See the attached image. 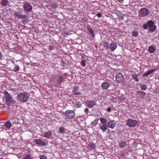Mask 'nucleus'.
Returning a JSON list of instances; mask_svg holds the SVG:
<instances>
[{"label": "nucleus", "mask_w": 159, "mask_h": 159, "mask_svg": "<svg viewBox=\"0 0 159 159\" xmlns=\"http://www.w3.org/2000/svg\"><path fill=\"white\" fill-rule=\"evenodd\" d=\"M3 94L5 97L6 102L8 107H9L11 103L14 102V100L13 99L12 96L11 95L7 92L5 91L3 93Z\"/></svg>", "instance_id": "nucleus-1"}, {"label": "nucleus", "mask_w": 159, "mask_h": 159, "mask_svg": "<svg viewBox=\"0 0 159 159\" xmlns=\"http://www.w3.org/2000/svg\"><path fill=\"white\" fill-rule=\"evenodd\" d=\"M17 98L20 102L23 103L26 101L28 98V96L27 93H20L17 95Z\"/></svg>", "instance_id": "nucleus-2"}, {"label": "nucleus", "mask_w": 159, "mask_h": 159, "mask_svg": "<svg viewBox=\"0 0 159 159\" xmlns=\"http://www.w3.org/2000/svg\"><path fill=\"white\" fill-rule=\"evenodd\" d=\"M66 118L70 119L75 116V112L73 110H67L65 113Z\"/></svg>", "instance_id": "nucleus-3"}, {"label": "nucleus", "mask_w": 159, "mask_h": 159, "mask_svg": "<svg viewBox=\"0 0 159 159\" xmlns=\"http://www.w3.org/2000/svg\"><path fill=\"white\" fill-rule=\"evenodd\" d=\"M137 120L129 119L128 120L126 125L130 127H134L137 125Z\"/></svg>", "instance_id": "nucleus-4"}, {"label": "nucleus", "mask_w": 159, "mask_h": 159, "mask_svg": "<svg viewBox=\"0 0 159 159\" xmlns=\"http://www.w3.org/2000/svg\"><path fill=\"white\" fill-rule=\"evenodd\" d=\"M116 81L119 83H123L124 81V78L123 75L121 73H118L116 75Z\"/></svg>", "instance_id": "nucleus-5"}, {"label": "nucleus", "mask_w": 159, "mask_h": 159, "mask_svg": "<svg viewBox=\"0 0 159 159\" xmlns=\"http://www.w3.org/2000/svg\"><path fill=\"white\" fill-rule=\"evenodd\" d=\"M22 11H15V12L14 13V15L17 18L20 19H26L27 18L28 16L26 15H22Z\"/></svg>", "instance_id": "nucleus-6"}, {"label": "nucleus", "mask_w": 159, "mask_h": 159, "mask_svg": "<svg viewBox=\"0 0 159 159\" xmlns=\"http://www.w3.org/2000/svg\"><path fill=\"white\" fill-rule=\"evenodd\" d=\"M24 10L27 12H30L32 11V6L29 3H26L23 5Z\"/></svg>", "instance_id": "nucleus-7"}, {"label": "nucleus", "mask_w": 159, "mask_h": 159, "mask_svg": "<svg viewBox=\"0 0 159 159\" xmlns=\"http://www.w3.org/2000/svg\"><path fill=\"white\" fill-rule=\"evenodd\" d=\"M86 106L89 108H92L96 105L95 102L93 100H88L85 102Z\"/></svg>", "instance_id": "nucleus-8"}, {"label": "nucleus", "mask_w": 159, "mask_h": 159, "mask_svg": "<svg viewBox=\"0 0 159 159\" xmlns=\"http://www.w3.org/2000/svg\"><path fill=\"white\" fill-rule=\"evenodd\" d=\"M34 143L37 145L42 146H45L46 145V143L44 142L42 140L36 139L34 140Z\"/></svg>", "instance_id": "nucleus-9"}, {"label": "nucleus", "mask_w": 159, "mask_h": 159, "mask_svg": "<svg viewBox=\"0 0 159 159\" xmlns=\"http://www.w3.org/2000/svg\"><path fill=\"white\" fill-rule=\"evenodd\" d=\"M136 96L138 98H142L145 96L146 94V93L142 91H137L136 92Z\"/></svg>", "instance_id": "nucleus-10"}, {"label": "nucleus", "mask_w": 159, "mask_h": 159, "mask_svg": "<svg viewBox=\"0 0 159 159\" xmlns=\"http://www.w3.org/2000/svg\"><path fill=\"white\" fill-rule=\"evenodd\" d=\"M148 11V10L146 8H143L140 9L141 13L143 16L147 15Z\"/></svg>", "instance_id": "nucleus-11"}, {"label": "nucleus", "mask_w": 159, "mask_h": 159, "mask_svg": "<svg viewBox=\"0 0 159 159\" xmlns=\"http://www.w3.org/2000/svg\"><path fill=\"white\" fill-rule=\"evenodd\" d=\"M110 86V84L107 82H103L101 85L102 88L103 89H106Z\"/></svg>", "instance_id": "nucleus-12"}, {"label": "nucleus", "mask_w": 159, "mask_h": 159, "mask_svg": "<svg viewBox=\"0 0 159 159\" xmlns=\"http://www.w3.org/2000/svg\"><path fill=\"white\" fill-rule=\"evenodd\" d=\"M156 69H152L148 71L147 72L145 73L143 75V77H144L145 76H147L151 74H152L153 72L156 71Z\"/></svg>", "instance_id": "nucleus-13"}, {"label": "nucleus", "mask_w": 159, "mask_h": 159, "mask_svg": "<svg viewBox=\"0 0 159 159\" xmlns=\"http://www.w3.org/2000/svg\"><path fill=\"white\" fill-rule=\"evenodd\" d=\"M117 47L116 44L115 43H112L110 44V48L112 51H114Z\"/></svg>", "instance_id": "nucleus-14"}, {"label": "nucleus", "mask_w": 159, "mask_h": 159, "mask_svg": "<svg viewBox=\"0 0 159 159\" xmlns=\"http://www.w3.org/2000/svg\"><path fill=\"white\" fill-rule=\"evenodd\" d=\"M99 125L100 126V129L102 130L103 132H105L107 129V125H101V124H99Z\"/></svg>", "instance_id": "nucleus-15"}, {"label": "nucleus", "mask_w": 159, "mask_h": 159, "mask_svg": "<svg viewBox=\"0 0 159 159\" xmlns=\"http://www.w3.org/2000/svg\"><path fill=\"white\" fill-rule=\"evenodd\" d=\"M156 50V48L152 46L149 47L148 48V51L150 53H154Z\"/></svg>", "instance_id": "nucleus-16"}, {"label": "nucleus", "mask_w": 159, "mask_h": 159, "mask_svg": "<svg viewBox=\"0 0 159 159\" xmlns=\"http://www.w3.org/2000/svg\"><path fill=\"white\" fill-rule=\"evenodd\" d=\"M115 125L114 123L112 121H110L108 122L107 124V127L112 129L115 127Z\"/></svg>", "instance_id": "nucleus-17"}, {"label": "nucleus", "mask_w": 159, "mask_h": 159, "mask_svg": "<svg viewBox=\"0 0 159 159\" xmlns=\"http://www.w3.org/2000/svg\"><path fill=\"white\" fill-rule=\"evenodd\" d=\"M87 28L89 32L90 33V34H91V35H92V36L93 37H94L95 35L94 33V31L91 28L90 26H87Z\"/></svg>", "instance_id": "nucleus-18"}, {"label": "nucleus", "mask_w": 159, "mask_h": 159, "mask_svg": "<svg viewBox=\"0 0 159 159\" xmlns=\"http://www.w3.org/2000/svg\"><path fill=\"white\" fill-rule=\"evenodd\" d=\"M9 3L8 0H2L0 2L1 5L3 6H6Z\"/></svg>", "instance_id": "nucleus-19"}, {"label": "nucleus", "mask_w": 159, "mask_h": 159, "mask_svg": "<svg viewBox=\"0 0 159 159\" xmlns=\"http://www.w3.org/2000/svg\"><path fill=\"white\" fill-rule=\"evenodd\" d=\"M119 145L120 147L122 148L126 146L127 145V144L125 142L122 141L119 143Z\"/></svg>", "instance_id": "nucleus-20"}, {"label": "nucleus", "mask_w": 159, "mask_h": 159, "mask_svg": "<svg viewBox=\"0 0 159 159\" xmlns=\"http://www.w3.org/2000/svg\"><path fill=\"white\" fill-rule=\"evenodd\" d=\"M74 107L77 108H79L81 107V104L79 101L76 102L74 105Z\"/></svg>", "instance_id": "nucleus-21"}, {"label": "nucleus", "mask_w": 159, "mask_h": 159, "mask_svg": "<svg viewBox=\"0 0 159 159\" xmlns=\"http://www.w3.org/2000/svg\"><path fill=\"white\" fill-rule=\"evenodd\" d=\"M51 136V133L50 132H45L44 134V137L48 138H49Z\"/></svg>", "instance_id": "nucleus-22"}, {"label": "nucleus", "mask_w": 159, "mask_h": 159, "mask_svg": "<svg viewBox=\"0 0 159 159\" xmlns=\"http://www.w3.org/2000/svg\"><path fill=\"white\" fill-rule=\"evenodd\" d=\"M100 120L102 124H103V125H106L107 122L105 119L103 118H100Z\"/></svg>", "instance_id": "nucleus-23"}, {"label": "nucleus", "mask_w": 159, "mask_h": 159, "mask_svg": "<svg viewBox=\"0 0 159 159\" xmlns=\"http://www.w3.org/2000/svg\"><path fill=\"white\" fill-rule=\"evenodd\" d=\"M63 80V77L61 75L59 76L58 80V83L61 84Z\"/></svg>", "instance_id": "nucleus-24"}, {"label": "nucleus", "mask_w": 159, "mask_h": 159, "mask_svg": "<svg viewBox=\"0 0 159 159\" xmlns=\"http://www.w3.org/2000/svg\"><path fill=\"white\" fill-rule=\"evenodd\" d=\"M156 26L153 25L149 27V29L150 31H155L156 29Z\"/></svg>", "instance_id": "nucleus-25"}, {"label": "nucleus", "mask_w": 159, "mask_h": 159, "mask_svg": "<svg viewBox=\"0 0 159 159\" xmlns=\"http://www.w3.org/2000/svg\"><path fill=\"white\" fill-rule=\"evenodd\" d=\"M5 125L7 128H9L11 127V124L10 122L9 121H7L5 123Z\"/></svg>", "instance_id": "nucleus-26"}, {"label": "nucleus", "mask_w": 159, "mask_h": 159, "mask_svg": "<svg viewBox=\"0 0 159 159\" xmlns=\"http://www.w3.org/2000/svg\"><path fill=\"white\" fill-rule=\"evenodd\" d=\"M104 47L106 48L107 49L109 48V44L108 42H105L103 43Z\"/></svg>", "instance_id": "nucleus-27"}, {"label": "nucleus", "mask_w": 159, "mask_h": 159, "mask_svg": "<svg viewBox=\"0 0 159 159\" xmlns=\"http://www.w3.org/2000/svg\"><path fill=\"white\" fill-rule=\"evenodd\" d=\"M139 76V75L138 74H136L134 75L133 74L132 75V76L133 78L136 81H139V79H138L137 77Z\"/></svg>", "instance_id": "nucleus-28"}, {"label": "nucleus", "mask_w": 159, "mask_h": 159, "mask_svg": "<svg viewBox=\"0 0 159 159\" xmlns=\"http://www.w3.org/2000/svg\"><path fill=\"white\" fill-rule=\"evenodd\" d=\"M140 88L142 90H145L147 89V86L146 85L143 84L140 86Z\"/></svg>", "instance_id": "nucleus-29"}, {"label": "nucleus", "mask_w": 159, "mask_h": 159, "mask_svg": "<svg viewBox=\"0 0 159 159\" xmlns=\"http://www.w3.org/2000/svg\"><path fill=\"white\" fill-rule=\"evenodd\" d=\"M59 132L61 133H64L65 132V129L63 127H59Z\"/></svg>", "instance_id": "nucleus-30"}, {"label": "nucleus", "mask_w": 159, "mask_h": 159, "mask_svg": "<svg viewBox=\"0 0 159 159\" xmlns=\"http://www.w3.org/2000/svg\"><path fill=\"white\" fill-rule=\"evenodd\" d=\"M132 35L134 37H137L138 34V32L137 31H133L132 32Z\"/></svg>", "instance_id": "nucleus-31"}, {"label": "nucleus", "mask_w": 159, "mask_h": 159, "mask_svg": "<svg viewBox=\"0 0 159 159\" xmlns=\"http://www.w3.org/2000/svg\"><path fill=\"white\" fill-rule=\"evenodd\" d=\"M15 65H16V66L14 69V70L15 72H16L20 70V68L18 65H16L15 64Z\"/></svg>", "instance_id": "nucleus-32"}, {"label": "nucleus", "mask_w": 159, "mask_h": 159, "mask_svg": "<svg viewBox=\"0 0 159 159\" xmlns=\"http://www.w3.org/2000/svg\"><path fill=\"white\" fill-rule=\"evenodd\" d=\"M148 25V27H150L153 25V22L152 20H150L147 23Z\"/></svg>", "instance_id": "nucleus-33"}, {"label": "nucleus", "mask_w": 159, "mask_h": 159, "mask_svg": "<svg viewBox=\"0 0 159 159\" xmlns=\"http://www.w3.org/2000/svg\"><path fill=\"white\" fill-rule=\"evenodd\" d=\"M98 119H97V118L95 119V120L93 121L92 122V125H96L98 123Z\"/></svg>", "instance_id": "nucleus-34"}, {"label": "nucleus", "mask_w": 159, "mask_h": 159, "mask_svg": "<svg viewBox=\"0 0 159 159\" xmlns=\"http://www.w3.org/2000/svg\"><path fill=\"white\" fill-rule=\"evenodd\" d=\"M23 159H32L31 155L29 154H27Z\"/></svg>", "instance_id": "nucleus-35"}, {"label": "nucleus", "mask_w": 159, "mask_h": 159, "mask_svg": "<svg viewBox=\"0 0 159 159\" xmlns=\"http://www.w3.org/2000/svg\"><path fill=\"white\" fill-rule=\"evenodd\" d=\"M79 88L77 86H75L73 89V92L74 93L77 91L78 90Z\"/></svg>", "instance_id": "nucleus-36"}, {"label": "nucleus", "mask_w": 159, "mask_h": 159, "mask_svg": "<svg viewBox=\"0 0 159 159\" xmlns=\"http://www.w3.org/2000/svg\"><path fill=\"white\" fill-rule=\"evenodd\" d=\"M89 147L92 148V149H94L95 147V145L93 144V143H91L90 144Z\"/></svg>", "instance_id": "nucleus-37"}, {"label": "nucleus", "mask_w": 159, "mask_h": 159, "mask_svg": "<svg viewBox=\"0 0 159 159\" xmlns=\"http://www.w3.org/2000/svg\"><path fill=\"white\" fill-rule=\"evenodd\" d=\"M81 64L83 66H85V61L82 60L81 61Z\"/></svg>", "instance_id": "nucleus-38"}, {"label": "nucleus", "mask_w": 159, "mask_h": 159, "mask_svg": "<svg viewBox=\"0 0 159 159\" xmlns=\"http://www.w3.org/2000/svg\"><path fill=\"white\" fill-rule=\"evenodd\" d=\"M39 158L40 159H47V157L44 155L40 156Z\"/></svg>", "instance_id": "nucleus-39"}, {"label": "nucleus", "mask_w": 159, "mask_h": 159, "mask_svg": "<svg viewBox=\"0 0 159 159\" xmlns=\"http://www.w3.org/2000/svg\"><path fill=\"white\" fill-rule=\"evenodd\" d=\"M143 28L145 29H147L149 27L147 24H144L143 25Z\"/></svg>", "instance_id": "nucleus-40"}, {"label": "nucleus", "mask_w": 159, "mask_h": 159, "mask_svg": "<svg viewBox=\"0 0 159 159\" xmlns=\"http://www.w3.org/2000/svg\"><path fill=\"white\" fill-rule=\"evenodd\" d=\"M54 46H49L48 48L49 49L50 51L53 50L54 49Z\"/></svg>", "instance_id": "nucleus-41"}, {"label": "nucleus", "mask_w": 159, "mask_h": 159, "mask_svg": "<svg viewBox=\"0 0 159 159\" xmlns=\"http://www.w3.org/2000/svg\"><path fill=\"white\" fill-rule=\"evenodd\" d=\"M76 95H79L81 94V93L79 92H75L74 93Z\"/></svg>", "instance_id": "nucleus-42"}, {"label": "nucleus", "mask_w": 159, "mask_h": 159, "mask_svg": "<svg viewBox=\"0 0 159 159\" xmlns=\"http://www.w3.org/2000/svg\"><path fill=\"white\" fill-rule=\"evenodd\" d=\"M54 8H56L58 7V5L56 3H54L53 5Z\"/></svg>", "instance_id": "nucleus-43"}, {"label": "nucleus", "mask_w": 159, "mask_h": 159, "mask_svg": "<svg viewBox=\"0 0 159 159\" xmlns=\"http://www.w3.org/2000/svg\"><path fill=\"white\" fill-rule=\"evenodd\" d=\"M84 112L86 114L88 113L89 112V110L88 108H86L84 109Z\"/></svg>", "instance_id": "nucleus-44"}, {"label": "nucleus", "mask_w": 159, "mask_h": 159, "mask_svg": "<svg viewBox=\"0 0 159 159\" xmlns=\"http://www.w3.org/2000/svg\"><path fill=\"white\" fill-rule=\"evenodd\" d=\"M97 16L98 17H100L102 16V14L100 13H98L97 14Z\"/></svg>", "instance_id": "nucleus-45"}, {"label": "nucleus", "mask_w": 159, "mask_h": 159, "mask_svg": "<svg viewBox=\"0 0 159 159\" xmlns=\"http://www.w3.org/2000/svg\"><path fill=\"white\" fill-rule=\"evenodd\" d=\"M69 34H70L69 33H64V35L65 37H66Z\"/></svg>", "instance_id": "nucleus-46"}, {"label": "nucleus", "mask_w": 159, "mask_h": 159, "mask_svg": "<svg viewBox=\"0 0 159 159\" xmlns=\"http://www.w3.org/2000/svg\"><path fill=\"white\" fill-rule=\"evenodd\" d=\"M107 111L109 112H110L111 111V108L110 107H108V108L107 109Z\"/></svg>", "instance_id": "nucleus-47"}, {"label": "nucleus", "mask_w": 159, "mask_h": 159, "mask_svg": "<svg viewBox=\"0 0 159 159\" xmlns=\"http://www.w3.org/2000/svg\"><path fill=\"white\" fill-rule=\"evenodd\" d=\"M2 53L0 52V59H2Z\"/></svg>", "instance_id": "nucleus-48"}, {"label": "nucleus", "mask_w": 159, "mask_h": 159, "mask_svg": "<svg viewBox=\"0 0 159 159\" xmlns=\"http://www.w3.org/2000/svg\"><path fill=\"white\" fill-rule=\"evenodd\" d=\"M118 1L120 2L123 3L124 1V0H118Z\"/></svg>", "instance_id": "nucleus-49"}, {"label": "nucleus", "mask_w": 159, "mask_h": 159, "mask_svg": "<svg viewBox=\"0 0 159 159\" xmlns=\"http://www.w3.org/2000/svg\"><path fill=\"white\" fill-rule=\"evenodd\" d=\"M120 99L122 100H125V98L123 96L122 97H121V98H120Z\"/></svg>", "instance_id": "nucleus-50"}, {"label": "nucleus", "mask_w": 159, "mask_h": 159, "mask_svg": "<svg viewBox=\"0 0 159 159\" xmlns=\"http://www.w3.org/2000/svg\"><path fill=\"white\" fill-rule=\"evenodd\" d=\"M123 17H124V16H121V18L122 20H123Z\"/></svg>", "instance_id": "nucleus-51"}]
</instances>
